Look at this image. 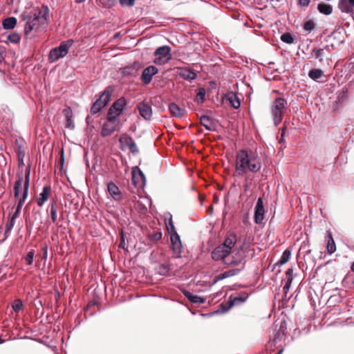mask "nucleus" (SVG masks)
<instances>
[{
    "label": "nucleus",
    "mask_w": 354,
    "mask_h": 354,
    "mask_svg": "<svg viewBox=\"0 0 354 354\" xmlns=\"http://www.w3.org/2000/svg\"><path fill=\"white\" fill-rule=\"evenodd\" d=\"M262 167V160L258 153L251 149L237 151L235 160V175L243 177L249 174H257Z\"/></svg>",
    "instance_id": "nucleus-1"
},
{
    "label": "nucleus",
    "mask_w": 354,
    "mask_h": 354,
    "mask_svg": "<svg viewBox=\"0 0 354 354\" xmlns=\"http://www.w3.org/2000/svg\"><path fill=\"white\" fill-rule=\"evenodd\" d=\"M49 10L48 7H42V8L37 12L33 15L25 16V14L21 15V17L26 20L24 31L26 36L32 37V32H39L41 29L46 27L48 24Z\"/></svg>",
    "instance_id": "nucleus-2"
},
{
    "label": "nucleus",
    "mask_w": 354,
    "mask_h": 354,
    "mask_svg": "<svg viewBox=\"0 0 354 354\" xmlns=\"http://www.w3.org/2000/svg\"><path fill=\"white\" fill-rule=\"evenodd\" d=\"M127 109L124 97H120L112 104V131L118 129L123 124L124 114Z\"/></svg>",
    "instance_id": "nucleus-3"
},
{
    "label": "nucleus",
    "mask_w": 354,
    "mask_h": 354,
    "mask_svg": "<svg viewBox=\"0 0 354 354\" xmlns=\"http://www.w3.org/2000/svg\"><path fill=\"white\" fill-rule=\"evenodd\" d=\"M287 109V102L281 97L277 98L270 108V114L275 126L282 120L284 113Z\"/></svg>",
    "instance_id": "nucleus-4"
},
{
    "label": "nucleus",
    "mask_w": 354,
    "mask_h": 354,
    "mask_svg": "<svg viewBox=\"0 0 354 354\" xmlns=\"http://www.w3.org/2000/svg\"><path fill=\"white\" fill-rule=\"evenodd\" d=\"M73 39L62 41L59 45L50 50L48 55V61L50 63L57 62L59 59L64 57L68 53L69 48L73 44Z\"/></svg>",
    "instance_id": "nucleus-5"
},
{
    "label": "nucleus",
    "mask_w": 354,
    "mask_h": 354,
    "mask_svg": "<svg viewBox=\"0 0 354 354\" xmlns=\"http://www.w3.org/2000/svg\"><path fill=\"white\" fill-rule=\"evenodd\" d=\"M248 298V295L243 293L239 296H231L230 297L229 301L226 304H221L219 305V309L214 313H224L227 312L234 305L239 304L240 303L244 302Z\"/></svg>",
    "instance_id": "nucleus-6"
},
{
    "label": "nucleus",
    "mask_w": 354,
    "mask_h": 354,
    "mask_svg": "<svg viewBox=\"0 0 354 354\" xmlns=\"http://www.w3.org/2000/svg\"><path fill=\"white\" fill-rule=\"evenodd\" d=\"M243 257L244 251L242 248H234L230 253V256L225 260V264L227 265H238L240 266V268L242 269L243 267Z\"/></svg>",
    "instance_id": "nucleus-7"
},
{
    "label": "nucleus",
    "mask_w": 354,
    "mask_h": 354,
    "mask_svg": "<svg viewBox=\"0 0 354 354\" xmlns=\"http://www.w3.org/2000/svg\"><path fill=\"white\" fill-rule=\"evenodd\" d=\"M111 99V91L109 87H107L100 97L93 103L91 111L92 114L98 113L104 106H106Z\"/></svg>",
    "instance_id": "nucleus-8"
},
{
    "label": "nucleus",
    "mask_w": 354,
    "mask_h": 354,
    "mask_svg": "<svg viewBox=\"0 0 354 354\" xmlns=\"http://www.w3.org/2000/svg\"><path fill=\"white\" fill-rule=\"evenodd\" d=\"M170 50L167 46L159 47L155 52L154 63L159 65L167 63L171 58Z\"/></svg>",
    "instance_id": "nucleus-9"
},
{
    "label": "nucleus",
    "mask_w": 354,
    "mask_h": 354,
    "mask_svg": "<svg viewBox=\"0 0 354 354\" xmlns=\"http://www.w3.org/2000/svg\"><path fill=\"white\" fill-rule=\"evenodd\" d=\"M132 180L136 187L142 188L145 185V176L138 167H135L132 169Z\"/></svg>",
    "instance_id": "nucleus-10"
},
{
    "label": "nucleus",
    "mask_w": 354,
    "mask_h": 354,
    "mask_svg": "<svg viewBox=\"0 0 354 354\" xmlns=\"http://www.w3.org/2000/svg\"><path fill=\"white\" fill-rule=\"evenodd\" d=\"M169 235L174 254L176 257L178 258L180 257L183 250V245L180 236L178 233H173Z\"/></svg>",
    "instance_id": "nucleus-11"
},
{
    "label": "nucleus",
    "mask_w": 354,
    "mask_h": 354,
    "mask_svg": "<svg viewBox=\"0 0 354 354\" xmlns=\"http://www.w3.org/2000/svg\"><path fill=\"white\" fill-rule=\"evenodd\" d=\"M265 218V209L262 198H259L255 206L254 218L257 224H261Z\"/></svg>",
    "instance_id": "nucleus-12"
},
{
    "label": "nucleus",
    "mask_w": 354,
    "mask_h": 354,
    "mask_svg": "<svg viewBox=\"0 0 354 354\" xmlns=\"http://www.w3.org/2000/svg\"><path fill=\"white\" fill-rule=\"evenodd\" d=\"M230 253V252L225 248V246L220 245L213 250L212 257L214 260H223L225 263V260L229 257Z\"/></svg>",
    "instance_id": "nucleus-13"
},
{
    "label": "nucleus",
    "mask_w": 354,
    "mask_h": 354,
    "mask_svg": "<svg viewBox=\"0 0 354 354\" xmlns=\"http://www.w3.org/2000/svg\"><path fill=\"white\" fill-rule=\"evenodd\" d=\"M136 109L138 111L140 116L145 120L151 119L152 115V109L150 104L145 102H140L137 105Z\"/></svg>",
    "instance_id": "nucleus-14"
},
{
    "label": "nucleus",
    "mask_w": 354,
    "mask_h": 354,
    "mask_svg": "<svg viewBox=\"0 0 354 354\" xmlns=\"http://www.w3.org/2000/svg\"><path fill=\"white\" fill-rule=\"evenodd\" d=\"M158 68L153 66H149L144 69L141 75V80L145 84L151 82L152 77L158 73Z\"/></svg>",
    "instance_id": "nucleus-15"
},
{
    "label": "nucleus",
    "mask_w": 354,
    "mask_h": 354,
    "mask_svg": "<svg viewBox=\"0 0 354 354\" xmlns=\"http://www.w3.org/2000/svg\"><path fill=\"white\" fill-rule=\"evenodd\" d=\"M25 189V181L24 182L23 175L18 176L17 180L14 184L13 192L14 196L15 198H18L20 194L22 195L24 193Z\"/></svg>",
    "instance_id": "nucleus-16"
},
{
    "label": "nucleus",
    "mask_w": 354,
    "mask_h": 354,
    "mask_svg": "<svg viewBox=\"0 0 354 354\" xmlns=\"http://www.w3.org/2000/svg\"><path fill=\"white\" fill-rule=\"evenodd\" d=\"M332 48L333 46H326L322 48H315L312 51V56L316 59H318L321 62L323 61L324 57L329 55Z\"/></svg>",
    "instance_id": "nucleus-17"
},
{
    "label": "nucleus",
    "mask_w": 354,
    "mask_h": 354,
    "mask_svg": "<svg viewBox=\"0 0 354 354\" xmlns=\"http://www.w3.org/2000/svg\"><path fill=\"white\" fill-rule=\"evenodd\" d=\"M50 193V186L46 185L43 187L42 192L39 194V197L37 199L38 206L41 207L44 205V203L48 200Z\"/></svg>",
    "instance_id": "nucleus-18"
},
{
    "label": "nucleus",
    "mask_w": 354,
    "mask_h": 354,
    "mask_svg": "<svg viewBox=\"0 0 354 354\" xmlns=\"http://www.w3.org/2000/svg\"><path fill=\"white\" fill-rule=\"evenodd\" d=\"M29 180H30V172L28 171L26 175V179H25V189H24V193L21 196V197L19 199L17 205L16 209L21 210V207L25 203L26 198L28 196V189H29Z\"/></svg>",
    "instance_id": "nucleus-19"
},
{
    "label": "nucleus",
    "mask_w": 354,
    "mask_h": 354,
    "mask_svg": "<svg viewBox=\"0 0 354 354\" xmlns=\"http://www.w3.org/2000/svg\"><path fill=\"white\" fill-rule=\"evenodd\" d=\"M63 113L66 118L65 127L69 129H75V123L73 120V111L71 107L68 106L63 110Z\"/></svg>",
    "instance_id": "nucleus-20"
},
{
    "label": "nucleus",
    "mask_w": 354,
    "mask_h": 354,
    "mask_svg": "<svg viewBox=\"0 0 354 354\" xmlns=\"http://www.w3.org/2000/svg\"><path fill=\"white\" fill-rule=\"evenodd\" d=\"M224 100L228 102L230 104L234 109L240 107L241 102L237 95L234 92H228L224 97Z\"/></svg>",
    "instance_id": "nucleus-21"
},
{
    "label": "nucleus",
    "mask_w": 354,
    "mask_h": 354,
    "mask_svg": "<svg viewBox=\"0 0 354 354\" xmlns=\"http://www.w3.org/2000/svg\"><path fill=\"white\" fill-rule=\"evenodd\" d=\"M236 242V236L234 234H230L228 236L224 243L221 244L222 246H225V248L231 252L233 250V248Z\"/></svg>",
    "instance_id": "nucleus-22"
},
{
    "label": "nucleus",
    "mask_w": 354,
    "mask_h": 354,
    "mask_svg": "<svg viewBox=\"0 0 354 354\" xmlns=\"http://www.w3.org/2000/svg\"><path fill=\"white\" fill-rule=\"evenodd\" d=\"M106 120L102 128L101 134L102 136H107L111 134V108L107 112Z\"/></svg>",
    "instance_id": "nucleus-23"
},
{
    "label": "nucleus",
    "mask_w": 354,
    "mask_h": 354,
    "mask_svg": "<svg viewBox=\"0 0 354 354\" xmlns=\"http://www.w3.org/2000/svg\"><path fill=\"white\" fill-rule=\"evenodd\" d=\"M326 239L327 240L326 249L329 254H333L336 250V245L333 240L332 234L329 232H326Z\"/></svg>",
    "instance_id": "nucleus-24"
},
{
    "label": "nucleus",
    "mask_w": 354,
    "mask_h": 354,
    "mask_svg": "<svg viewBox=\"0 0 354 354\" xmlns=\"http://www.w3.org/2000/svg\"><path fill=\"white\" fill-rule=\"evenodd\" d=\"M169 109L171 113L177 118H182L185 113V111L183 109L180 108L177 104L174 103L169 104Z\"/></svg>",
    "instance_id": "nucleus-25"
},
{
    "label": "nucleus",
    "mask_w": 354,
    "mask_h": 354,
    "mask_svg": "<svg viewBox=\"0 0 354 354\" xmlns=\"http://www.w3.org/2000/svg\"><path fill=\"white\" fill-rule=\"evenodd\" d=\"M201 122L206 129L209 131L214 130V124L209 116H201Z\"/></svg>",
    "instance_id": "nucleus-26"
},
{
    "label": "nucleus",
    "mask_w": 354,
    "mask_h": 354,
    "mask_svg": "<svg viewBox=\"0 0 354 354\" xmlns=\"http://www.w3.org/2000/svg\"><path fill=\"white\" fill-rule=\"evenodd\" d=\"M50 209V217L53 223L57 221V205L55 200L52 201L48 206Z\"/></svg>",
    "instance_id": "nucleus-27"
},
{
    "label": "nucleus",
    "mask_w": 354,
    "mask_h": 354,
    "mask_svg": "<svg viewBox=\"0 0 354 354\" xmlns=\"http://www.w3.org/2000/svg\"><path fill=\"white\" fill-rule=\"evenodd\" d=\"M179 75L181 77L187 80H194L196 77V74L192 71L187 68H183L180 70Z\"/></svg>",
    "instance_id": "nucleus-28"
},
{
    "label": "nucleus",
    "mask_w": 354,
    "mask_h": 354,
    "mask_svg": "<svg viewBox=\"0 0 354 354\" xmlns=\"http://www.w3.org/2000/svg\"><path fill=\"white\" fill-rule=\"evenodd\" d=\"M165 225L169 234L177 233L172 221L171 215L170 214H168L165 216Z\"/></svg>",
    "instance_id": "nucleus-29"
},
{
    "label": "nucleus",
    "mask_w": 354,
    "mask_h": 354,
    "mask_svg": "<svg viewBox=\"0 0 354 354\" xmlns=\"http://www.w3.org/2000/svg\"><path fill=\"white\" fill-rule=\"evenodd\" d=\"M317 9L319 12L326 15L331 14L333 12L332 6L324 3H319L317 6Z\"/></svg>",
    "instance_id": "nucleus-30"
},
{
    "label": "nucleus",
    "mask_w": 354,
    "mask_h": 354,
    "mask_svg": "<svg viewBox=\"0 0 354 354\" xmlns=\"http://www.w3.org/2000/svg\"><path fill=\"white\" fill-rule=\"evenodd\" d=\"M339 8L342 12L349 13L353 11V7L348 3V0H339Z\"/></svg>",
    "instance_id": "nucleus-31"
},
{
    "label": "nucleus",
    "mask_w": 354,
    "mask_h": 354,
    "mask_svg": "<svg viewBox=\"0 0 354 354\" xmlns=\"http://www.w3.org/2000/svg\"><path fill=\"white\" fill-rule=\"evenodd\" d=\"M17 24V19L15 17H8L3 21L2 25L5 29H12Z\"/></svg>",
    "instance_id": "nucleus-32"
},
{
    "label": "nucleus",
    "mask_w": 354,
    "mask_h": 354,
    "mask_svg": "<svg viewBox=\"0 0 354 354\" xmlns=\"http://www.w3.org/2000/svg\"><path fill=\"white\" fill-rule=\"evenodd\" d=\"M185 297L192 303L194 304H203L205 302V299L198 295H194L189 292H185Z\"/></svg>",
    "instance_id": "nucleus-33"
},
{
    "label": "nucleus",
    "mask_w": 354,
    "mask_h": 354,
    "mask_svg": "<svg viewBox=\"0 0 354 354\" xmlns=\"http://www.w3.org/2000/svg\"><path fill=\"white\" fill-rule=\"evenodd\" d=\"M123 194L120 189L112 183V198L117 201H120L123 199Z\"/></svg>",
    "instance_id": "nucleus-34"
},
{
    "label": "nucleus",
    "mask_w": 354,
    "mask_h": 354,
    "mask_svg": "<svg viewBox=\"0 0 354 354\" xmlns=\"http://www.w3.org/2000/svg\"><path fill=\"white\" fill-rule=\"evenodd\" d=\"M308 76L312 80L317 81L324 76V72L320 69H313L309 71Z\"/></svg>",
    "instance_id": "nucleus-35"
},
{
    "label": "nucleus",
    "mask_w": 354,
    "mask_h": 354,
    "mask_svg": "<svg viewBox=\"0 0 354 354\" xmlns=\"http://www.w3.org/2000/svg\"><path fill=\"white\" fill-rule=\"evenodd\" d=\"M290 257H291L290 251L288 250H285L283 252V254L277 263L281 266L286 263L290 260Z\"/></svg>",
    "instance_id": "nucleus-36"
},
{
    "label": "nucleus",
    "mask_w": 354,
    "mask_h": 354,
    "mask_svg": "<svg viewBox=\"0 0 354 354\" xmlns=\"http://www.w3.org/2000/svg\"><path fill=\"white\" fill-rule=\"evenodd\" d=\"M240 270H241V268H238V269H232V270L225 271V272H223L222 274H221L220 275H218V279H223L225 278H227V277L234 276V275L236 274Z\"/></svg>",
    "instance_id": "nucleus-37"
},
{
    "label": "nucleus",
    "mask_w": 354,
    "mask_h": 354,
    "mask_svg": "<svg viewBox=\"0 0 354 354\" xmlns=\"http://www.w3.org/2000/svg\"><path fill=\"white\" fill-rule=\"evenodd\" d=\"M132 141V139L128 136H122L120 138V142L122 145V149L128 148V146Z\"/></svg>",
    "instance_id": "nucleus-38"
},
{
    "label": "nucleus",
    "mask_w": 354,
    "mask_h": 354,
    "mask_svg": "<svg viewBox=\"0 0 354 354\" xmlns=\"http://www.w3.org/2000/svg\"><path fill=\"white\" fill-rule=\"evenodd\" d=\"M12 309L15 312L18 313L23 307V302L21 299H15L12 305Z\"/></svg>",
    "instance_id": "nucleus-39"
},
{
    "label": "nucleus",
    "mask_w": 354,
    "mask_h": 354,
    "mask_svg": "<svg viewBox=\"0 0 354 354\" xmlns=\"http://www.w3.org/2000/svg\"><path fill=\"white\" fill-rule=\"evenodd\" d=\"M34 257H35V250H31L30 251H29L28 252V254H26V256L25 257V261L28 265L30 266L32 264Z\"/></svg>",
    "instance_id": "nucleus-40"
},
{
    "label": "nucleus",
    "mask_w": 354,
    "mask_h": 354,
    "mask_svg": "<svg viewBox=\"0 0 354 354\" xmlns=\"http://www.w3.org/2000/svg\"><path fill=\"white\" fill-rule=\"evenodd\" d=\"M158 272L161 275H166L169 272V267L165 264H161L158 268Z\"/></svg>",
    "instance_id": "nucleus-41"
},
{
    "label": "nucleus",
    "mask_w": 354,
    "mask_h": 354,
    "mask_svg": "<svg viewBox=\"0 0 354 354\" xmlns=\"http://www.w3.org/2000/svg\"><path fill=\"white\" fill-rule=\"evenodd\" d=\"M281 41H283V42H285L286 44H292L294 42L293 37L289 33L283 34L281 36Z\"/></svg>",
    "instance_id": "nucleus-42"
},
{
    "label": "nucleus",
    "mask_w": 354,
    "mask_h": 354,
    "mask_svg": "<svg viewBox=\"0 0 354 354\" xmlns=\"http://www.w3.org/2000/svg\"><path fill=\"white\" fill-rule=\"evenodd\" d=\"M8 40L12 44H17L20 41V36L17 33L10 34L8 37Z\"/></svg>",
    "instance_id": "nucleus-43"
},
{
    "label": "nucleus",
    "mask_w": 354,
    "mask_h": 354,
    "mask_svg": "<svg viewBox=\"0 0 354 354\" xmlns=\"http://www.w3.org/2000/svg\"><path fill=\"white\" fill-rule=\"evenodd\" d=\"M304 29L308 32H310L312 31L314 28H315V24L313 21L311 20H309V21H307L305 24H304Z\"/></svg>",
    "instance_id": "nucleus-44"
},
{
    "label": "nucleus",
    "mask_w": 354,
    "mask_h": 354,
    "mask_svg": "<svg viewBox=\"0 0 354 354\" xmlns=\"http://www.w3.org/2000/svg\"><path fill=\"white\" fill-rule=\"evenodd\" d=\"M15 225V221L10 219V221L6 225V233L10 232Z\"/></svg>",
    "instance_id": "nucleus-45"
},
{
    "label": "nucleus",
    "mask_w": 354,
    "mask_h": 354,
    "mask_svg": "<svg viewBox=\"0 0 354 354\" xmlns=\"http://www.w3.org/2000/svg\"><path fill=\"white\" fill-rule=\"evenodd\" d=\"M135 0H120V3L122 6H131L134 3Z\"/></svg>",
    "instance_id": "nucleus-46"
},
{
    "label": "nucleus",
    "mask_w": 354,
    "mask_h": 354,
    "mask_svg": "<svg viewBox=\"0 0 354 354\" xmlns=\"http://www.w3.org/2000/svg\"><path fill=\"white\" fill-rule=\"evenodd\" d=\"M128 148L132 153H137L138 151L136 145L133 141L129 144Z\"/></svg>",
    "instance_id": "nucleus-47"
},
{
    "label": "nucleus",
    "mask_w": 354,
    "mask_h": 354,
    "mask_svg": "<svg viewBox=\"0 0 354 354\" xmlns=\"http://www.w3.org/2000/svg\"><path fill=\"white\" fill-rule=\"evenodd\" d=\"M286 274V276H287V278H288L287 283L291 284L292 281V270H290V269H288Z\"/></svg>",
    "instance_id": "nucleus-48"
},
{
    "label": "nucleus",
    "mask_w": 354,
    "mask_h": 354,
    "mask_svg": "<svg viewBox=\"0 0 354 354\" xmlns=\"http://www.w3.org/2000/svg\"><path fill=\"white\" fill-rule=\"evenodd\" d=\"M310 0H299V3L301 6H308L310 3Z\"/></svg>",
    "instance_id": "nucleus-49"
},
{
    "label": "nucleus",
    "mask_w": 354,
    "mask_h": 354,
    "mask_svg": "<svg viewBox=\"0 0 354 354\" xmlns=\"http://www.w3.org/2000/svg\"><path fill=\"white\" fill-rule=\"evenodd\" d=\"M198 100H200L201 102H203L205 97V93L203 91H200L197 95Z\"/></svg>",
    "instance_id": "nucleus-50"
},
{
    "label": "nucleus",
    "mask_w": 354,
    "mask_h": 354,
    "mask_svg": "<svg viewBox=\"0 0 354 354\" xmlns=\"http://www.w3.org/2000/svg\"><path fill=\"white\" fill-rule=\"evenodd\" d=\"M20 212H21V210L16 209L15 212L13 213V214L11 216V219L15 221L16 218L19 217V216L20 214Z\"/></svg>",
    "instance_id": "nucleus-51"
},
{
    "label": "nucleus",
    "mask_w": 354,
    "mask_h": 354,
    "mask_svg": "<svg viewBox=\"0 0 354 354\" xmlns=\"http://www.w3.org/2000/svg\"><path fill=\"white\" fill-rule=\"evenodd\" d=\"M5 50L0 47V64L4 60Z\"/></svg>",
    "instance_id": "nucleus-52"
},
{
    "label": "nucleus",
    "mask_w": 354,
    "mask_h": 354,
    "mask_svg": "<svg viewBox=\"0 0 354 354\" xmlns=\"http://www.w3.org/2000/svg\"><path fill=\"white\" fill-rule=\"evenodd\" d=\"M97 345L100 347H103L104 345V339L102 337H99L97 339Z\"/></svg>",
    "instance_id": "nucleus-53"
},
{
    "label": "nucleus",
    "mask_w": 354,
    "mask_h": 354,
    "mask_svg": "<svg viewBox=\"0 0 354 354\" xmlns=\"http://www.w3.org/2000/svg\"><path fill=\"white\" fill-rule=\"evenodd\" d=\"M43 251H44L43 258L46 259L48 256V246L46 245H45L44 246Z\"/></svg>",
    "instance_id": "nucleus-54"
},
{
    "label": "nucleus",
    "mask_w": 354,
    "mask_h": 354,
    "mask_svg": "<svg viewBox=\"0 0 354 354\" xmlns=\"http://www.w3.org/2000/svg\"><path fill=\"white\" fill-rule=\"evenodd\" d=\"M162 237V234L160 232H156L153 234V239L159 240Z\"/></svg>",
    "instance_id": "nucleus-55"
},
{
    "label": "nucleus",
    "mask_w": 354,
    "mask_h": 354,
    "mask_svg": "<svg viewBox=\"0 0 354 354\" xmlns=\"http://www.w3.org/2000/svg\"><path fill=\"white\" fill-rule=\"evenodd\" d=\"M111 182L107 183V191L111 194Z\"/></svg>",
    "instance_id": "nucleus-56"
},
{
    "label": "nucleus",
    "mask_w": 354,
    "mask_h": 354,
    "mask_svg": "<svg viewBox=\"0 0 354 354\" xmlns=\"http://www.w3.org/2000/svg\"><path fill=\"white\" fill-rule=\"evenodd\" d=\"M290 283H286V285L284 286V288H284V290H286V292L287 290H288V289L290 288Z\"/></svg>",
    "instance_id": "nucleus-57"
},
{
    "label": "nucleus",
    "mask_w": 354,
    "mask_h": 354,
    "mask_svg": "<svg viewBox=\"0 0 354 354\" xmlns=\"http://www.w3.org/2000/svg\"><path fill=\"white\" fill-rule=\"evenodd\" d=\"M24 156V153L20 152L19 154V158H21V162L23 161Z\"/></svg>",
    "instance_id": "nucleus-58"
},
{
    "label": "nucleus",
    "mask_w": 354,
    "mask_h": 354,
    "mask_svg": "<svg viewBox=\"0 0 354 354\" xmlns=\"http://www.w3.org/2000/svg\"><path fill=\"white\" fill-rule=\"evenodd\" d=\"M285 131H286V129H285V128H283V129H282L281 135V140L283 139V136H284V135H285Z\"/></svg>",
    "instance_id": "nucleus-59"
},
{
    "label": "nucleus",
    "mask_w": 354,
    "mask_h": 354,
    "mask_svg": "<svg viewBox=\"0 0 354 354\" xmlns=\"http://www.w3.org/2000/svg\"><path fill=\"white\" fill-rule=\"evenodd\" d=\"M348 3L353 8L354 7V0H348Z\"/></svg>",
    "instance_id": "nucleus-60"
},
{
    "label": "nucleus",
    "mask_w": 354,
    "mask_h": 354,
    "mask_svg": "<svg viewBox=\"0 0 354 354\" xmlns=\"http://www.w3.org/2000/svg\"><path fill=\"white\" fill-rule=\"evenodd\" d=\"M76 3H80L84 2L86 0H75Z\"/></svg>",
    "instance_id": "nucleus-61"
},
{
    "label": "nucleus",
    "mask_w": 354,
    "mask_h": 354,
    "mask_svg": "<svg viewBox=\"0 0 354 354\" xmlns=\"http://www.w3.org/2000/svg\"><path fill=\"white\" fill-rule=\"evenodd\" d=\"M119 37V33H115V34L114 35V37H115V38H116V37Z\"/></svg>",
    "instance_id": "nucleus-62"
},
{
    "label": "nucleus",
    "mask_w": 354,
    "mask_h": 354,
    "mask_svg": "<svg viewBox=\"0 0 354 354\" xmlns=\"http://www.w3.org/2000/svg\"><path fill=\"white\" fill-rule=\"evenodd\" d=\"M351 269L354 272V263L351 266Z\"/></svg>",
    "instance_id": "nucleus-63"
},
{
    "label": "nucleus",
    "mask_w": 354,
    "mask_h": 354,
    "mask_svg": "<svg viewBox=\"0 0 354 354\" xmlns=\"http://www.w3.org/2000/svg\"><path fill=\"white\" fill-rule=\"evenodd\" d=\"M282 352H283V349H281V350L279 351L278 354H281V353H282Z\"/></svg>",
    "instance_id": "nucleus-64"
}]
</instances>
